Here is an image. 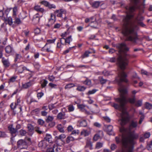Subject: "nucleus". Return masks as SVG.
I'll use <instances>...</instances> for the list:
<instances>
[{
    "label": "nucleus",
    "mask_w": 152,
    "mask_h": 152,
    "mask_svg": "<svg viewBox=\"0 0 152 152\" xmlns=\"http://www.w3.org/2000/svg\"><path fill=\"white\" fill-rule=\"evenodd\" d=\"M117 47L119 49L118 52L120 54L117 58V62L122 71L119 72L118 77L115 79L118 85L121 86L119 90L120 93V97L115 99V101L119 103V104L114 103L113 106L115 109H119L123 114H124L126 113L125 111L124 106L127 102L126 95L127 94V91L126 89L121 85V83L122 82L127 83L128 80L126 78L127 75L123 71L126 69V66L128 64L129 59L135 57L136 56L126 53L129 49L126 45H117Z\"/></svg>",
    "instance_id": "f257e3e1"
},
{
    "label": "nucleus",
    "mask_w": 152,
    "mask_h": 152,
    "mask_svg": "<svg viewBox=\"0 0 152 152\" xmlns=\"http://www.w3.org/2000/svg\"><path fill=\"white\" fill-rule=\"evenodd\" d=\"M138 125V122L134 120L131 121L129 126V134L126 137H122L121 142L123 146L126 148L125 151H122L121 152H133V145L135 142L134 140L137 139L139 135L134 132L131 131L133 129L136 128Z\"/></svg>",
    "instance_id": "f03ea898"
},
{
    "label": "nucleus",
    "mask_w": 152,
    "mask_h": 152,
    "mask_svg": "<svg viewBox=\"0 0 152 152\" xmlns=\"http://www.w3.org/2000/svg\"><path fill=\"white\" fill-rule=\"evenodd\" d=\"M133 17L134 15L132 14H127L124 17L122 32L126 37L127 40L135 43L138 39L137 33L132 23L131 19Z\"/></svg>",
    "instance_id": "7ed1b4c3"
},
{
    "label": "nucleus",
    "mask_w": 152,
    "mask_h": 152,
    "mask_svg": "<svg viewBox=\"0 0 152 152\" xmlns=\"http://www.w3.org/2000/svg\"><path fill=\"white\" fill-rule=\"evenodd\" d=\"M140 0H131L132 3L135 6H127L126 7V10L129 13H132L135 11L136 9L141 10L140 6L137 4L140 2Z\"/></svg>",
    "instance_id": "20e7f679"
},
{
    "label": "nucleus",
    "mask_w": 152,
    "mask_h": 152,
    "mask_svg": "<svg viewBox=\"0 0 152 152\" xmlns=\"http://www.w3.org/2000/svg\"><path fill=\"white\" fill-rule=\"evenodd\" d=\"M127 118L124 117L123 116H122V118L120 120V124L122 126L121 128H120V131L121 132L125 133L127 132V129L125 128L124 126L127 123Z\"/></svg>",
    "instance_id": "39448f33"
},
{
    "label": "nucleus",
    "mask_w": 152,
    "mask_h": 152,
    "mask_svg": "<svg viewBox=\"0 0 152 152\" xmlns=\"http://www.w3.org/2000/svg\"><path fill=\"white\" fill-rule=\"evenodd\" d=\"M18 148L20 149H26L27 148V144L25 140L22 139L19 140L17 143Z\"/></svg>",
    "instance_id": "423d86ee"
},
{
    "label": "nucleus",
    "mask_w": 152,
    "mask_h": 152,
    "mask_svg": "<svg viewBox=\"0 0 152 152\" xmlns=\"http://www.w3.org/2000/svg\"><path fill=\"white\" fill-rule=\"evenodd\" d=\"M90 23L89 26L94 28H96L98 25V23L96 21V18L94 17H92L90 18Z\"/></svg>",
    "instance_id": "0eeeda50"
},
{
    "label": "nucleus",
    "mask_w": 152,
    "mask_h": 152,
    "mask_svg": "<svg viewBox=\"0 0 152 152\" xmlns=\"http://www.w3.org/2000/svg\"><path fill=\"white\" fill-rule=\"evenodd\" d=\"M8 129L12 136L13 137H15L16 136L15 134L17 132V129L13 127L12 125H11L9 126Z\"/></svg>",
    "instance_id": "6e6552de"
},
{
    "label": "nucleus",
    "mask_w": 152,
    "mask_h": 152,
    "mask_svg": "<svg viewBox=\"0 0 152 152\" xmlns=\"http://www.w3.org/2000/svg\"><path fill=\"white\" fill-rule=\"evenodd\" d=\"M56 117L58 120H62L67 118L68 117L66 115L65 113L61 112L58 114Z\"/></svg>",
    "instance_id": "1a4fd4ad"
},
{
    "label": "nucleus",
    "mask_w": 152,
    "mask_h": 152,
    "mask_svg": "<svg viewBox=\"0 0 152 152\" xmlns=\"http://www.w3.org/2000/svg\"><path fill=\"white\" fill-rule=\"evenodd\" d=\"M48 145L47 142L45 140H44L39 142L38 146L39 147L42 148H45L47 147Z\"/></svg>",
    "instance_id": "9d476101"
},
{
    "label": "nucleus",
    "mask_w": 152,
    "mask_h": 152,
    "mask_svg": "<svg viewBox=\"0 0 152 152\" xmlns=\"http://www.w3.org/2000/svg\"><path fill=\"white\" fill-rule=\"evenodd\" d=\"M113 127L111 125H109L106 128V131L107 133L109 135H112L113 134Z\"/></svg>",
    "instance_id": "9b49d317"
},
{
    "label": "nucleus",
    "mask_w": 152,
    "mask_h": 152,
    "mask_svg": "<svg viewBox=\"0 0 152 152\" xmlns=\"http://www.w3.org/2000/svg\"><path fill=\"white\" fill-rule=\"evenodd\" d=\"M27 127L28 130L29 132V134L31 136L34 133V128L33 126L31 124H28L27 125Z\"/></svg>",
    "instance_id": "f8f14e48"
},
{
    "label": "nucleus",
    "mask_w": 152,
    "mask_h": 152,
    "mask_svg": "<svg viewBox=\"0 0 152 152\" xmlns=\"http://www.w3.org/2000/svg\"><path fill=\"white\" fill-rule=\"evenodd\" d=\"M39 19L40 18L39 16V14L37 13L34 16L32 21L34 24H36L39 22Z\"/></svg>",
    "instance_id": "ddd939ff"
},
{
    "label": "nucleus",
    "mask_w": 152,
    "mask_h": 152,
    "mask_svg": "<svg viewBox=\"0 0 152 152\" xmlns=\"http://www.w3.org/2000/svg\"><path fill=\"white\" fill-rule=\"evenodd\" d=\"M6 52L7 53H10L13 52L14 49L10 45L6 46L5 48Z\"/></svg>",
    "instance_id": "4468645a"
},
{
    "label": "nucleus",
    "mask_w": 152,
    "mask_h": 152,
    "mask_svg": "<svg viewBox=\"0 0 152 152\" xmlns=\"http://www.w3.org/2000/svg\"><path fill=\"white\" fill-rule=\"evenodd\" d=\"M2 62L4 65L5 67H8L10 65V64L8 59H5L4 58H2Z\"/></svg>",
    "instance_id": "2eb2a0df"
},
{
    "label": "nucleus",
    "mask_w": 152,
    "mask_h": 152,
    "mask_svg": "<svg viewBox=\"0 0 152 152\" xmlns=\"http://www.w3.org/2000/svg\"><path fill=\"white\" fill-rule=\"evenodd\" d=\"M56 145L58 146H61L64 144V142L63 140H62L58 139H56Z\"/></svg>",
    "instance_id": "dca6fc26"
},
{
    "label": "nucleus",
    "mask_w": 152,
    "mask_h": 152,
    "mask_svg": "<svg viewBox=\"0 0 152 152\" xmlns=\"http://www.w3.org/2000/svg\"><path fill=\"white\" fill-rule=\"evenodd\" d=\"M45 141H48L49 143H51L52 142V137L49 134H46L45 137L44 138Z\"/></svg>",
    "instance_id": "f3484780"
},
{
    "label": "nucleus",
    "mask_w": 152,
    "mask_h": 152,
    "mask_svg": "<svg viewBox=\"0 0 152 152\" xmlns=\"http://www.w3.org/2000/svg\"><path fill=\"white\" fill-rule=\"evenodd\" d=\"M90 133V132L87 130H83L80 133V134L84 137L88 136Z\"/></svg>",
    "instance_id": "a211bd4d"
},
{
    "label": "nucleus",
    "mask_w": 152,
    "mask_h": 152,
    "mask_svg": "<svg viewBox=\"0 0 152 152\" xmlns=\"http://www.w3.org/2000/svg\"><path fill=\"white\" fill-rule=\"evenodd\" d=\"M144 19V18L140 15L139 14L135 18V20L137 23H138V22H141V21L143 20Z\"/></svg>",
    "instance_id": "6ab92c4d"
},
{
    "label": "nucleus",
    "mask_w": 152,
    "mask_h": 152,
    "mask_svg": "<svg viewBox=\"0 0 152 152\" xmlns=\"http://www.w3.org/2000/svg\"><path fill=\"white\" fill-rule=\"evenodd\" d=\"M101 1H96L92 3V6L94 8H97L99 5Z\"/></svg>",
    "instance_id": "aec40b11"
},
{
    "label": "nucleus",
    "mask_w": 152,
    "mask_h": 152,
    "mask_svg": "<svg viewBox=\"0 0 152 152\" xmlns=\"http://www.w3.org/2000/svg\"><path fill=\"white\" fill-rule=\"evenodd\" d=\"M32 85V83L31 82H29L23 84L22 86L24 88H27L31 86Z\"/></svg>",
    "instance_id": "412c9836"
},
{
    "label": "nucleus",
    "mask_w": 152,
    "mask_h": 152,
    "mask_svg": "<svg viewBox=\"0 0 152 152\" xmlns=\"http://www.w3.org/2000/svg\"><path fill=\"white\" fill-rule=\"evenodd\" d=\"M92 145L90 141H87L86 142V145L85 148H88L90 149L91 150L92 149Z\"/></svg>",
    "instance_id": "4be33fe9"
},
{
    "label": "nucleus",
    "mask_w": 152,
    "mask_h": 152,
    "mask_svg": "<svg viewBox=\"0 0 152 152\" xmlns=\"http://www.w3.org/2000/svg\"><path fill=\"white\" fill-rule=\"evenodd\" d=\"M54 13L55 15H56L58 17H61L62 16V13L61 10H57L55 11Z\"/></svg>",
    "instance_id": "5701e85b"
},
{
    "label": "nucleus",
    "mask_w": 152,
    "mask_h": 152,
    "mask_svg": "<svg viewBox=\"0 0 152 152\" xmlns=\"http://www.w3.org/2000/svg\"><path fill=\"white\" fill-rule=\"evenodd\" d=\"M22 56H21V55L18 54H16L15 59V62H19Z\"/></svg>",
    "instance_id": "b1692460"
},
{
    "label": "nucleus",
    "mask_w": 152,
    "mask_h": 152,
    "mask_svg": "<svg viewBox=\"0 0 152 152\" xmlns=\"http://www.w3.org/2000/svg\"><path fill=\"white\" fill-rule=\"evenodd\" d=\"M34 9L36 10L43 12L44 11V10L43 8H41L40 6H35L34 7Z\"/></svg>",
    "instance_id": "393cba45"
},
{
    "label": "nucleus",
    "mask_w": 152,
    "mask_h": 152,
    "mask_svg": "<svg viewBox=\"0 0 152 152\" xmlns=\"http://www.w3.org/2000/svg\"><path fill=\"white\" fill-rule=\"evenodd\" d=\"M80 124L81 126L86 127L87 125V123L86 121L85 120L81 121L80 122Z\"/></svg>",
    "instance_id": "a878e982"
},
{
    "label": "nucleus",
    "mask_w": 152,
    "mask_h": 152,
    "mask_svg": "<svg viewBox=\"0 0 152 152\" xmlns=\"http://www.w3.org/2000/svg\"><path fill=\"white\" fill-rule=\"evenodd\" d=\"M86 88L84 86H78L76 88L77 91H84Z\"/></svg>",
    "instance_id": "bb28decb"
},
{
    "label": "nucleus",
    "mask_w": 152,
    "mask_h": 152,
    "mask_svg": "<svg viewBox=\"0 0 152 152\" xmlns=\"http://www.w3.org/2000/svg\"><path fill=\"white\" fill-rule=\"evenodd\" d=\"M12 19L11 18H9L5 20L6 23H8L10 25H11L13 23Z\"/></svg>",
    "instance_id": "cd10ccee"
},
{
    "label": "nucleus",
    "mask_w": 152,
    "mask_h": 152,
    "mask_svg": "<svg viewBox=\"0 0 152 152\" xmlns=\"http://www.w3.org/2000/svg\"><path fill=\"white\" fill-rule=\"evenodd\" d=\"M7 136V135L5 132L0 131V138H6Z\"/></svg>",
    "instance_id": "c85d7f7f"
},
{
    "label": "nucleus",
    "mask_w": 152,
    "mask_h": 152,
    "mask_svg": "<svg viewBox=\"0 0 152 152\" xmlns=\"http://www.w3.org/2000/svg\"><path fill=\"white\" fill-rule=\"evenodd\" d=\"M75 140V139L73 137L69 136L66 139V142L67 143H68L71 141H73Z\"/></svg>",
    "instance_id": "c756f323"
},
{
    "label": "nucleus",
    "mask_w": 152,
    "mask_h": 152,
    "mask_svg": "<svg viewBox=\"0 0 152 152\" xmlns=\"http://www.w3.org/2000/svg\"><path fill=\"white\" fill-rule=\"evenodd\" d=\"M72 40V36H70L66 39H65V42L66 43L70 44V42Z\"/></svg>",
    "instance_id": "7c9ffc66"
},
{
    "label": "nucleus",
    "mask_w": 152,
    "mask_h": 152,
    "mask_svg": "<svg viewBox=\"0 0 152 152\" xmlns=\"http://www.w3.org/2000/svg\"><path fill=\"white\" fill-rule=\"evenodd\" d=\"M57 128L60 132H64V131L63 129V127L61 124H58L57 126Z\"/></svg>",
    "instance_id": "2f4dec72"
},
{
    "label": "nucleus",
    "mask_w": 152,
    "mask_h": 152,
    "mask_svg": "<svg viewBox=\"0 0 152 152\" xmlns=\"http://www.w3.org/2000/svg\"><path fill=\"white\" fill-rule=\"evenodd\" d=\"M65 137V135L64 134H62L58 136H56L55 137V138L58 139L62 140H63V139H64Z\"/></svg>",
    "instance_id": "473e14b6"
},
{
    "label": "nucleus",
    "mask_w": 152,
    "mask_h": 152,
    "mask_svg": "<svg viewBox=\"0 0 152 152\" xmlns=\"http://www.w3.org/2000/svg\"><path fill=\"white\" fill-rule=\"evenodd\" d=\"M34 129L36 132L39 134H41L43 132L41 130L39 127H36Z\"/></svg>",
    "instance_id": "72a5a7b5"
},
{
    "label": "nucleus",
    "mask_w": 152,
    "mask_h": 152,
    "mask_svg": "<svg viewBox=\"0 0 152 152\" xmlns=\"http://www.w3.org/2000/svg\"><path fill=\"white\" fill-rule=\"evenodd\" d=\"M97 90L96 89H93L89 91L86 94L87 95H89L90 94H94L97 91Z\"/></svg>",
    "instance_id": "f704fd0d"
},
{
    "label": "nucleus",
    "mask_w": 152,
    "mask_h": 152,
    "mask_svg": "<svg viewBox=\"0 0 152 152\" xmlns=\"http://www.w3.org/2000/svg\"><path fill=\"white\" fill-rule=\"evenodd\" d=\"M141 73L142 75H146L147 76H151L152 75L150 73L144 70H142L141 71Z\"/></svg>",
    "instance_id": "c9c22d12"
},
{
    "label": "nucleus",
    "mask_w": 152,
    "mask_h": 152,
    "mask_svg": "<svg viewBox=\"0 0 152 152\" xmlns=\"http://www.w3.org/2000/svg\"><path fill=\"white\" fill-rule=\"evenodd\" d=\"M59 146L56 145H53V148L55 149L56 152H58L61 150V148Z\"/></svg>",
    "instance_id": "e433bc0d"
},
{
    "label": "nucleus",
    "mask_w": 152,
    "mask_h": 152,
    "mask_svg": "<svg viewBox=\"0 0 152 152\" xmlns=\"http://www.w3.org/2000/svg\"><path fill=\"white\" fill-rule=\"evenodd\" d=\"M128 100L130 103L132 104L134 103L135 102V96H132V98H129Z\"/></svg>",
    "instance_id": "4c0bfd02"
},
{
    "label": "nucleus",
    "mask_w": 152,
    "mask_h": 152,
    "mask_svg": "<svg viewBox=\"0 0 152 152\" xmlns=\"http://www.w3.org/2000/svg\"><path fill=\"white\" fill-rule=\"evenodd\" d=\"M54 117L53 116H48L46 119V122L47 123L51 122L53 120Z\"/></svg>",
    "instance_id": "58836bf2"
},
{
    "label": "nucleus",
    "mask_w": 152,
    "mask_h": 152,
    "mask_svg": "<svg viewBox=\"0 0 152 152\" xmlns=\"http://www.w3.org/2000/svg\"><path fill=\"white\" fill-rule=\"evenodd\" d=\"M103 145V143L99 142H98L96 143V149H99L102 147Z\"/></svg>",
    "instance_id": "ea45409f"
},
{
    "label": "nucleus",
    "mask_w": 152,
    "mask_h": 152,
    "mask_svg": "<svg viewBox=\"0 0 152 152\" xmlns=\"http://www.w3.org/2000/svg\"><path fill=\"white\" fill-rule=\"evenodd\" d=\"M145 107L148 109H150L152 108V104L148 102H146L145 104Z\"/></svg>",
    "instance_id": "a19ab883"
},
{
    "label": "nucleus",
    "mask_w": 152,
    "mask_h": 152,
    "mask_svg": "<svg viewBox=\"0 0 152 152\" xmlns=\"http://www.w3.org/2000/svg\"><path fill=\"white\" fill-rule=\"evenodd\" d=\"M56 39V38H55L53 39H48L47 40V43H46L45 46H46V45L48 44L54 43L55 42Z\"/></svg>",
    "instance_id": "79ce46f5"
},
{
    "label": "nucleus",
    "mask_w": 152,
    "mask_h": 152,
    "mask_svg": "<svg viewBox=\"0 0 152 152\" xmlns=\"http://www.w3.org/2000/svg\"><path fill=\"white\" fill-rule=\"evenodd\" d=\"M55 21H56L54 20L53 19H52V20H49L48 23L47 24V25L48 27H50L53 25Z\"/></svg>",
    "instance_id": "37998d69"
},
{
    "label": "nucleus",
    "mask_w": 152,
    "mask_h": 152,
    "mask_svg": "<svg viewBox=\"0 0 152 152\" xmlns=\"http://www.w3.org/2000/svg\"><path fill=\"white\" fill-rule=\"evenodd\" d=\"M17 7L16 6H15L13 8V16H16L17 15Z\"/></svg>",
    "instance_id": "c03bdc74"
},
{
    "label": "nucleus",
    "mask_w": 152,
    "mask_h": 152,
    "mask_svg": "<svg viewBox=\"0 0 152 152\" xmlns=\"http://www.w3.org/2000/svg\"><path fill=\"white\" fill-rule=\"evenodd\" d=\"M80 132L78 130H75L73 131L71 134V135H78Z\"/></svg>",
    "instance_id": "a18cd8bd"
},
{
    "label": "nucleus",
    "mask_w": 152,
    "mask_h": 152,
    "mask_svg": "<svg viewBox=\"0 0 152 152\" xmlns=\"http://www.w3.org/2000/svg\"><path fill=\"white\" fill-rule=\"evenodd\" d=\"M19 133L21 136H23L25 135L27 132L25 130L21 129Z\"/></svg>",
    "instance_id": "49530a36"
},
{
    "label": "nucleus",
    "mask_w": 152,
    "mask_h": 152,
    "mask_svg": "<svg viewBox=\"0 0 152 152\" xmlns=\"http://www.w3.org/2000/svg\"><path fill=\"white\" fill-rule=\"evenodd\" d=\"M74 86L73 84L70 83L67 84L65 87V89L70 88Z\"/></svg>",
    "instance_id": "de8ad7c7"
},
{
    "label": "nucleus",
    "mask_w": 152,
    "mask_h": 152,
    "mask_svg": "<svg viewBox=\"0 0 152 152\" xmlns=\"http://www.w3.org/2000/svg\"><path fill=\"white\" fill-rule=\"evenodd\" d=\"M15 20L14 21V23L17 24H20L21 23V21L20 19L18 18L15 17Z\"/></svg>",
    "instance_id": "09e8293b"
},
{
    "label": "nucleus",
    "mask_w": 152,
    "mask_h": 152,
    "mask_svg": "<svg viewBox=\"0 0 152 152\" xmlns=\"http://www.w3.org/2000/svg\"><path fill=\"white\" fill-rule=\"evenodd\" d=\"M99 138L100 136L98 134H96L94 135L93 137V139L94 141H96Z\"/></svg>",
    "instance_id": "8fccbe9b"
},
{
    "label": "nucleus",
    "mask_w": 152,
    "mask_h": 152,
    "mask_svg": "<svg viewBox=\"0 0 152 152\" xmlns=\"http://www.w3.org/2000/svg\"><path fill=\"white\" fill-rule=\"evenodd\" d=\"M16 78L17 77L16 76H14L12 77L10 79L9 81V83H10L14 82L15 80L16 79Z\"/></svg>",
    "instance_id": "3c124183"
},
{
    "label": "nucleus",
    "mask_w": 152,
    "mask_h": 152,
    "mask_svg": "<svg viewBox=\"0 0 152 152\" xmlns=\"http://www.w3.org/2000/svg\"><path fill=\"white\" fill-rule=\"evenodd\" d=\"M48 83V81L44 80L42 83H41V86L42 88L45 87Z\"/></svg>",
    "instance_id": "603ef678"
},
{
    "label": "nucleus",
    "mask_w": 152,
    "mask_h": 152,
    "mask_svg": "<svg viewBox=\"0 0 152 152\" xmlns=\"http://www.w3.org/2000/svg\"><path fill=\"white\" fill-rule=\"evenodd\" d=\"M91 52H89V51H86L85 53H84V55L83 56V58H84L86 57H87L89 56V54L90 53H91Z\"/></svg>",
    "instance_id": "864d4df0"
},
{
    "label": "nucleus",
    "mask_w": 152,
    "mask_h": 152,
    "mask_svg": "<svg viewBox=\"0 0 152 152\" xmlns=\"http://www.w3.org/2000/svg\"><path fill=\"white\" fill-rule=\"evenodd\" d=\"M68 109L69 112L73 111L74 109V107L73 105H69L68 107Z\"/></svg>",
    "instance_id": "5fc2aeb1"
},
{
    "label": "nucleus",
    "mask_w": 152,
    "mask_h": 152,
    "mask_svg": "<svg viewBox=\"0 0 152 152\" xmlns=\"http://www.w3.org/2000/svg\"><path fill=\"white\" fill-rule=\"evenodd\" d=\"M47 152H55L54 149L53 147L48 148L47 150Z\"/></svg>",
    "instance_id": "6e6d98bb"
},
{
    "label": "nucleus",
    "mask_w": 152,
    "mask_h": 152,
    "mask_svg": "<svg viewBox=\"0 0 152 152\" xmlns=\"http://www.w3.org/2000/svg\"><path fill=\"white\" fill-rule=\"evenodd\" d=\"M84 83L88 86H90L91 84V81L90 80H86Z\"/></svg>",
    "instance_id": "4d7b16f0"
},
{
    "label": "nucleus",
    "mask_w": 152,
    "mask_h": 152,
    "mask_svg": "<svg viewBox=\"0 0 152 152\" xmlns=\"http://www.w3.org/2000/svg\"><path fill=\"white\" fill-rule=\"evenodd\" d=\"M142 101L140 100H138L135 103V105L137 107L140 106L142 105Z\"/></svg>",
    "instance_id": "13d9d810"
},
{
    "label": "nucleus",
    "mask_w": 152,
    "mask_h": 152,
    "mask_svg": "<svg viewBox=\"0 0 152 152\" xmlns=\"http://www.w3.org/2000/svg\"><path fill=\"white\" fill-rule=\"evenodd\" d=\"M55 108L54 104H50L48 105V108L50 110H51Z\"/></svg>",
    "instance_id": "bf43d9fd"
},
{
    "label": "nucleus",
    "mask_w": 152,
    "mask_h": 152,
    "mask_svg": "<svg viewBox=\"0 0 152 152\" xmlns=\"http://www.w3.org/2000/svg\"><path fill=\"white\" fill-rule=\"evenodd\" d=\"M150 135L149 132L146 133L144 135V137L145 138H148L150 137Z\"/></svg>",
    "instance_id": "052dcab7"
},
{
    "label": "nucleus",
    "mask_w": 152,
    "mask_h": 152,
    "mask_svg": "<svg viewBox=\"0 0 152 152\" xmlns=\"http://www.w3.org/2000/svg\"><path fill=\"white\" fill-rule=\"evenodd\" d=\"M44 94L42 92L39 93L37 94V97L39 99Z\"/></svg>",
    "instance_id": "680f3d73"
},
{
    "label": "nucleus",
    "mask_w": 152,
    "mask_h": 152,
    "mask_svg": "<svg viewBox=\"0 0 152 152\" xmlns=\"http://www.w3.org/2000/svg\"><path fill=\"white\" fill-rule=\"evenodd\" d=\"M99 79L101 84H103L104 83V80L103 77H99Z\"/></svg>",
    "instance_id": "e2e57ef3"
},
{
    "label": "nucleus",
    "mask_w": 152,
    "mask_h": 152,
    "mask_svg": "<svg viewBox=\"0 0 152 152\" xmlns=\"http://www.w3.org/2000/svg\"><path fill=\"white\" fill-rule=\"evenodd\" d=\"M94 126L98 128L100 127L101 126V124L97 122L94 123Z\"/></svg>",
    "instance_id": "0e129e2a"
},
{
    "label": "nucleus",
    "mask_w": 152,
    "mask_h": 152,
    "mask_svg": "<svg viewBox=\"0 0 152 152\" xmlns=\"http://www.w3.org/2000/svg\"><path fill=\"white\" fill-rule=\"evenodd\" d=\"M38 124L40 125H42L44 123V121L42 120L41 119H39L38 120Z\"/></svg>",
    "instance_id": "69168bd1"
},
{
    "label": "nucleus",
    "mask_w": 152,
    "mask_h": 152,
    "mask_svg": "<svg viewBox=\"0 0 152 152\" xmlns=\"http://www.w3.org/2000/svg\"><path fill=\"white\" fill-rule=\"evenodd\" d=\"M41 3L42 4H44L45 6L46 7H48L49 3L46 1H43L41 2Z\"/></svg>",
    "instance_id": "338daca9"
},
{
    "label": "nucleus",
    "mask_w": 152,
    "mask_h": 152,
    "mask_svg": "<svg viewBox=\"0 0 152 152\" xmlns=\"http://www.w3.org/2000/svg\"><path fill=\"white\" fill-rule=\"evenodd\" d=\"M54 20L56 21V16L54 15L51 13L50 15V18L49 19V20Z\"/></svg>",
    "instance_id": "774afa93"
}]
</instances>
